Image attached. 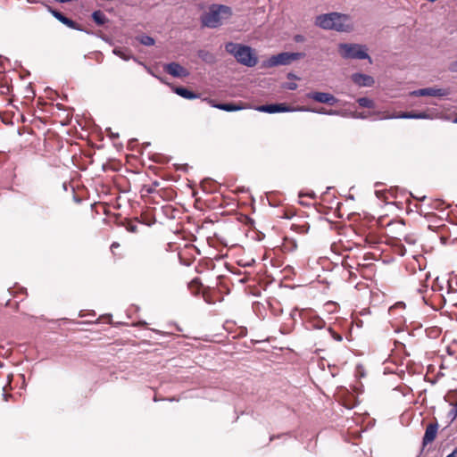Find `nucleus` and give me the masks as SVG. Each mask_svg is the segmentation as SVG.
Here are the masks:
<instances>
[{"label":"nucleus","mask_w":457,"mask_h":457,"mask_svg":"<svg viewBox=\"0 0 457 457\" xmlns=\"http://www.w3.org/2000/svg\"><path fill=\"white\" fill-rule=\"evenodd\" d=\"M312 325L315 328H322L325 326V321L320 318H315L311 321Z\"/></svg>","instance_id":"22"},{"label":"nucleus","mask_w":457,"mask_h":457,"mask_svg":"<svg viewBox=\"0 0 457 457\" xmlns=\"http://www.w3.org/2000/svg\"><path fill=\"white\" fill-rule=\"evenodd\" d=\"M120 247V244L118 242H113L111 245V251L113 254H115V250H117Z\"/></svg>","instance_id":"28"},{"label":"nucleus","mask_w":457,"mask_h":457,"mask_svg":"<svg viewBox=\"0 0 457 457\" xmlns=\"http://www.w3.org/2000/svg\"><path fill=\"white\" fill-rule=\"evenodd\" d=\"M454 122H457V117L455 118Z\"/></svg>","instance_id":"39"},{"label":"nucleus","mask_w":457,"mask_h":457,"mask_svg":"<svg viewBox=\"0 0 457 457\" xmlns=\"http://www.w3.org/2000/svg\"><path fill=\"white\" fill-rule=\"evenodd\" d=\"M113 53H114L116 55H118L119 57H120L121 59L126 60V61L129 60V58H130V55H129V54H125V53H124L121 49H120V48H114Z\"/></svg>","instance_id":"23"},{"label":"nucleus","mask_w":457,"mask_h":457,"mask_svg":"<svg viewBox=\"0 0 457 457\" xmlns=\"http://www.w3.org/2000/svg\"><path fill=\"white\" fill-rule=\"evenodd\" d=\"M50 12L53 14L54 18H56L58 21H60L62 24L66 25L67 27L71 29H77L78 24L71 20L70 18L66 17L63 13H62L59 11H56L54 9H49Z\"/></svg>","instance_id":"12"},{"label":"nucleus","mask_w":457,"mask_h":457,"mask_svg":"<svg viewBox=\"0 0 457 457\" xmlns=\"http://www.w3.org/2000/svg\"><path fill=\"white\" fill-rule=\"evenodd\" d=\"M164 71L174 78H185L189 75V71L178 62L165 64Z\"/></svg>","instance_id":"6"},{"label":"nucleus","mask_w":457,"mask_h":457,"mask_svg":"<svg viewBox=\"0 0 457 457\" xmlns=\"http://www.w3.org/2000/svg\"><path fill=\"white\" fill-rule=\"evenodd\" d=\"M207 102L212 106L220 110H223L226 112H235L241 110L242 107L236 104H215V101L212 99H206Z\"/></svg>","instance_id":"14"},{"label":"nucleus","mask_w":457,"mask_h":457,"mask_svg":"<svg viewBox=\"0 0 457 457\" xmlns=\"http://www.w3.org/2000/svg\"><path fill=\"white\" fill-rule=\"evenodd\" d=\"M315 24L324 29L349 31L352 29L350 17L339 12H330L317 16Z\"/></svg>","instance_id":"2"},{"label":"nucleus","mask_w":457,"mask_h":457,"mask_svg":"<svg viewBox=\"0 0 457 457\" xmlns=\"http://www.w3.org/2000/svg\"><path fill=\"white\" fill-rule=\"evenodd\" d=\"M399 117L404 119H421L425 118L426 115L424 113L403 112Z\"/></svg>","instance_id":"21"},{"label":"nucleus","mask_w":457,"mask_h":457,"mask_svg":"<svg viewBox=\"0 0 457 457\" xmlns=\"http://www.w3.org/2000/svg\"><path fill=\"white\" fill-rule=\"evenodd\" d=\"M137 39L140 42V44L147 46H154L155 43L154 39L152 37L146 35H141L137 37Z\"/></svg>","instance_id":"19"},{"label":"nucleus","mask_w":457,"mask_h":457,"mask_svg":"<svg viewBox=\"0 0 457 457\" xmlns=\"http://www.w3.org/2000/svg\"><path fill=\"white\" fill-rule=\"evenodd\" d=\"M261 112H265L269 113H275V112H288L291 109L287 106L285 104H266L262 105L258 108Z\"/></svg>","instance_id":"11"},{"label":"nucleus","mask_w":457,"mask_h":457,"mask_svg":"<svg viewBox=\"0 0 457 457\" xmlns=\"http://www.w3.org/2000/svg\"><path fill=\"white\" fill-rule=\"evenodd\" d=\"M174 92L176 94H178L179 96H180L181 97L186 98V99H190V100L198 98V96H199L198 94L194 93L193 91H190L187 88L183 87H175Z\"/></svg>","instance_id":"16"},{"label":"nucleus","mask_w":457,"mask_h":457,"mask_svg":"<svg viewBox=\"0 0 457 457\" xmlns=\"http://www.w3.org/2000/svg\"><path fill=\"white\" fill-rule=\"evenodd\" d=\"M449 69L453 72H457V60L450 64Z\"/></svg>","instance_id":"27"},{"label":"nucleus","mask_w":457,"mask_h":457,"mask_svg":"<svg viewBox=\"0 0 457 457\" xmlns=\"http://www.w3.org/2000/svg\"><path fill=\"white\" fill-rule=\"evenodd\" d=\"M203 52H200L199 54V57H203L204 59H205V57L202 54Z\"/></svg>","instance_id":"34"},{"label":"nucleus","mask_w":457,"mask_h":457,"mask_svg":"<svg viewBox=\"0 0 457 457\" xmlns=\"http://www.w3.org/2000/svg\"><path fill=\"white\" fill-rule=\"evenodd\" d=\"M287 79H300L299 77H297L296 75H295L293 73H288L287 74Z\"/></svg>","instance_id":"29"},{"label":"nucleus","mask_w":457,"mask_h":457,"mask_svg":"<svg viewBox=\"0 0 457 457\" xmlns=\"http://www.w3.org/2000/svg\"><path fill=\"white\" fill-rule=\"evenodd\" d=\"M447 287L446 295H442L445 303L448 302L452 305H457V288L453 287L449 281Z\"/></svg>","instance_id":"13"},{"label":"nucleus","mask_w":457,"mask_h":457,"mask_svg":"<svg viewBox=\"0 0 457 457\" xmlns=\"http://www.w3.org/2000/svg\"><path fill=\"white\" fill-rule=\"evenodd\" d=\"M204 288V287L198 278H194L188 283V289L194 295H197L200 292L203 293Z\"/></svg>","instance_id":"17"},{"label":"nucleus","mask_w":457,"mask_h":457,"mask_svg":"<svg viewBox=\"0 0 457 457\" xmlns=\"http://www.w3.org/2000/svg\"><path fill=\"white\" fill-rule=\"evenodd\" d=\"M339 53L342 57L347 59H370L365 46L358 44H341L339 45Z\"/></svg>","instance_id":"4"},{"label":"nucleus","mask_w":457,"mask_h":457,"mask_svg":"<svg viewBox=\"0 0 457 457\" xmlns=\"http://www.w3.org/2000/svg\"><path fill=\"white\" fill-rule=\"evenodd\" d=\"M202 295L207 303L212 304L217 301L218 292L214 288L204 287Z\"/></svg>","instance_id":"15"},{"label":"nucleus","mask_w":457,"mask_h":457,"mask_svg":"<svg viewBox=\"0 0 457 457\" xmlns=\"http://www.w3.org/2000/svg\"><path fill=\"white\" fill-rule=\"evenodd\" d=\"M441 241L443 244H446V238L445 237H441Z\"/></svg>","instance_id":"33"},{"label":"nucleus","mask_w":457,"mask_h":457,"mask_svg":"<svg viewBox=\"0 0 457 457\" xmlns=\"http://www.w3.org/2000/svg\"><path fill=\"white\" fill-rule=\"evenodd\" d=\"M92 19L97 25H104L108 21L105 14L99 10L92 13Z\"/></svg>","instance_id":"18"},{"label":"nucleus","mask_w":457,"mask_h":457,"mask_svg":"<svg viewBox=\"0 0 457 457\" xmlns=\"http://www.w3.org/2000/svg\"><path fill=\"white\" fill-rule=\"evenodd\" d=\"M127 229L132 233H136L137 231V225L135 223L129 224Z\"/></svg>","instance_id":"25"},{"label":"nucleus","mask_w":457,"mask_h":457,"mask_svg":"<svg viewBox=\"0 0 457 457\" xmlns=\"http://www.w3.org/2000/svg\"><path fill=\"white\" fill-rule=\"evenodd\" d=\"M352 80L360 87H371L375 82L371 76L362 73L353 74Z\"/></svg>","instance_id":"10"},{"label":"nucleus","mask_w":457,"mask_h":457,"mask_svg":"<svg viewBox=\"0 0 457 457\" xmlns=\"http://www.w3.org/2000/svg\"><path fill=\"white\" fill-rule=\"evenodd\" d=\"M446 457H457V448H455L452 453L448 454Z\"/></svg>","instance_id":"30"},{"label":"nucleus","mask_w":457,"mask_h":457,"mask_svg":"<svg viewBox=\"0 0 457 457\" xmlns=\"http://www.w3.org/2000/svg\"><path fill=\"white\" fill-rule=\"evenodd\" d=\"M209 54L205 53V58H208Z\"/></svg>","instance_id":"38"},{"label":"nucleus","mask_w":457,"mask_h":457,"mask_svg":"<svg viewBox=\"0 0 457 457\" xmlns=\"http://www.w3.org/2000/svg\"><path fill=\"white\" fill-rule=\"evenodd\" d=\"M303 56L302 53H288L284 52L278 54L272 55L265 62L264 66L268 68L276 67L278 65H287L292 62L299 60Z\"/></svg>","instance_id":"5"},{"label":"nucleus","mask_w":457,"mask_h":457,"mask_svg":"<svg viewBox=\"0 0 457 457\" xmlns=\"http://www.w3.org/2000/svg\"><path fill=\"white\" fill-rule=\"evenodd\" d=\"M285 87L289 90H295L297 88V84L295 82H290L287 83Z\"/></svg>","instance_id":"26"},{"label":"nucleus","mask_w":457,"mask_h":457,"mask_svg":"<svg viewBox=\"0 0 457 457\" xmlns=\"http://www.w3.org/2000/svg\"><path fill=\"white\" fill-rule=\"evenodd\" d=\"M437 429H438L437 423H429L427 426L426 431H425V434H424V436L422 439L423 445H427L432 443L436 439V434H437Z\"/></svg>","instance_id":"9"},{"label":"nucleus","mask_w":457,"mask_h":457,"mask_svg":"<svg viewBox=\"0 0 457 457\" xmlns=\"http://www.w3.org/2000/svg\"><path fill=\"white\" fill-rule=\"evenodd\" d=\"M454 412H455V415L457 414V400H456V403H454Z\"/></svg>","instance_id":"32"},{"label":"nucleus","mask_w":457,"mask_h":457,"mask_svg":"<svg viewBox=\"0 0 457 457\" xmlns=\"http://www.w3.org/2000/svg\"><path fill=\"white\" fill-rule=\"evenodd\" d=\"M307 97L315 102L329 105H334L337 102V99L333 95L324 92H311L307 94Z\"/></svg>","instance_id":"7"},{"label":"nucleus","mask_w":457,"mask_h":457,"mask_svg":"<svg viewBox=\"0 0 457 457\" xmlns=\"http://www.w3.org/2000/svg\"><path fill=\"white\" fill-rule=\"evenodd\" d=\"M313 112H316L318 113H327L323 107L320 108L319 110H313Z\"/></svg>","instance_id":"31"},{"label":"nucleus","mask_w":457,"mask_h":457,"mask_svg":"<svg viewBox=\"0 0 457 457\" xmlns=\"http://www.w3.org/2000/svg\"><path fill=\"white\" fill-rule=\"evenodd\" d=\"M209 54L205 53V58H208Z\"/></svg>","instance_id":"37"},{"label":"nucleus","mask_w":457,"mask_h":457,"mask_svg":"<svg viewBox=\"0 0 457 457\" xmlns=\"http://www.w3.org/2000/svg\"><path fill=\"white\" fill-rule=\"evenodd\" d=\"M232 9L224 4H213L208 11L201 16L202 26L215 29L223 24L224 21L230 19Z\"/></svg>","instance_id":"1"},{"label":"nucleus","mask_w":457,"mask_h":457,"mask_svg":"<svg viewBox=\"0 0 457 457\" xmlns=\"http://www.w3.org/2000/svg\"><path fill=\"white\" fill-rule=\"evenodd\" d=\"M328 331L331 335V337L336 340V341H342L343 340V337L340 334H338L337 332L334 331L332 328H328Z\"/></svg>","instance_id":"24"},{"label":"nucleus","mask_w":457,"mask_h":457,"mask_svg":"<svg viewBox=\"0 0 457 457\" xmlns=\"http://www.w3.org/2000/svg\"><path fill=\"white\" fill-rule=\"evenodd\" d=\"M358 104L363 108H373L374 103L368 97H361L357 100Z\"/></svg>","instance_id":"20"},{"label":"nucleus","mask_w":457,"mask_h":457,"mask_svg":"<svg viewBox=\"0 0 457 457\" xmlns=\"http://www.w3.org/2000/svg\"><path fill=\"white\" fill-rule=\"evenodd\" d=\"M300 40H301V37H296V41H300Z\"/></svg>","instance_id":"35"},{"label":"nucleus","mask_w":457,"mask_h":457,"mask_svg":"<svg viewBox=\"0 0 457 457\" xmlns=\"http://www.w3.org/2000/svg\"><path fill=\"white\" fill-rule=\"evenodd\" d=\"M107 319H108V322H111V317L108 316Z\"/></svg>","instance_id":"36"},{"label":"nucleus","mask_w":457,"mask_h":457,"mask_svg":"<svg viewBox=\"0 0 457 457\" xmlns=\"http://www.w3.org/2000/svg\"><path fill=\"white\" fill-rule=\"evenodd\" d=\"M225 50L245 66L253 67L258 62L254 51L248 46L228 42L225 45Z\"/></svg>","instance_id":"3"},{"label":"nucleus","mask_w":457,"mask_h":457,"mask_svg":"<svg viewBox=\"0 0 457 457\" xmlns=\"http://www.w3.org/2000/svg\"><path fill=\"white\" fill-rule=\"evenodd\" d=\"M446 95L445 89L434 87L420 88L411 93L413 96H445Z\"/></svg>","instance_id":"8"}]
</instances>
